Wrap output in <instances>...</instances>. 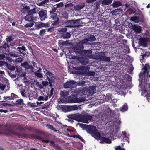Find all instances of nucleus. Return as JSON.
<instances>
[{"label": "nucleus", "mask_w": 150, "mask_h": 150, "mask_svg": "<svg viewBox=\"0 0 150 150\" xmlns=\"http://www.w3.org/2000/svg\"><path fill=\"white\" fill-rule=\"evenodd\" d=\"M86 38L90 42L94 41L96 40L95 37L93 35H90Z\"/></svg>", "instance_id": "obj_29"}, {"label": "nucleus", "mask_w": 150, "mask_h": 150, "mask_svg": "<svg viewBox=\"0 0 150 150\" xmlns=\"http://www.w3.org/2000/svg\"><path fill=\"white\" fill-rule=\"evenodd\" d=\"M48 0H45L43 1L42 2L39 3V5H43L45 3L48 2Z\"/></svg>", "instance_id": "obj_58"}, {"label": "nucleus", "mask_w": 150, "mask_h": 150, "mask_svg": "<svg viewBox=\"0 0 150 150\" xmlns=\"http://www.w3.org/2000/svg\"><path fill=\"white\" fill-rule=\"evenodd\" d=\"M11 100L15 98H17L18 97V96L13 93H12L11 94Z\"/></svg>", "instance_id": "obj_54"}, {"label": "nucleus", "mask_w": 150, "mask_h": 150, "mask_svg": "<svg viewBox=\"0 0 150 150\" xmlns=\"http://www.w3.org/2000/svg\"><path fill=\"white\" fill-rule=\"evenodd\" d=\"M45 23H41L39 24L37 26L38 28H41L42 27H45Z\"/></svg>", "instance_id": "obj_55"}, {"label": "nucleus", "mask_w": 150, "mask_h": 150, "mask_svg": "<svg viewBox=\"0 0 150 150\" xmlns=\"http://www.w3.org/2000/svg\"><path fill=\"white\" fill-rule=\"evenodd\" d=\"M6 131L8 132L9 134H12L18 137H19L20 136V134L19 133L15 132L13 130L8 129L6 130Z\"/></svg>", "instance_id": "obj_23"}, {"label": "nucleus", "mask_w": 150, "mask_h": 150, "mask_svg": "<svg viewBox=\"0 0 150 150\" xmlns=\"http://www.w3.org/2000/svg\"><path fill=\"white\" fill-rule=\"evenodd\" d=\"M23 61V59L22 58L19 57L16 58L15 60V62L17 63H20Z\"/></svg>", "instance_id": "obj_51"}, {"label": "nucleus", "mask_w": 150, "mask_h": 150, "mask_svg": "<svg viewBox=\"0 0 150 150\" xmlns=\"http://www.w3.org/2000/svg\"><path fill=\"white\" fill-rule=\"evenodd\" d=\"M36 85L40 89H43L44 88L42 84H40L39 82H37L36 83Z\"/></svg>", "instance_id": "obj_48"}, {"label": "nucleus", "mask_w": 150, "mask_h": 150, "mask_svg": "<svg viewBox=\"0 0 150 150\" xmlns=\"http://www.w3.org/2000/svg\"><path fill=\"white\" fill-rule=\"evenodd\" d=\"M10 55L11 56L15 57H17L19 56V55L18 54H16L15 53L11 54Z\"/></svg>", "instance_id": "obj_61"}, {"label": "nucleus", "mask_w": 150, "mask_h": 150, "mask_svg": "<svg viewBox=\"0 0 150 150\" xmlns=\"http://www.w3.org/2000/svg\"><path fill=\"white\" fill-rule=\"evenodd\" d=\"M40 19L41 21L45 20L47 18V11L46 10L42 9L38 13Z\"/></svg>", "instance_id": "obj_13"}, {"label": "nucleus", "mask_w": 150, "mask_h": 150, "mask_svg": "<svg viewBox=\"0 0 150 150\" xmlns=\"http://www.w3.org/2000/svg\"><path fill=\"white\" fill-rule=\"evenodd\" d=\"M131 20L137 23H138L140 22L139 18L137 17H132L131 18Z\"/></svg>", "instance_id": "obj_36"}, {"label": "nucleus", "mask_w": 150, "mask_h": 150, "mask_svg": "<svg viewBox=\"0 0 150 150\" xmlns=\"http://www.w3.org/2000/svg\"><path fill=\"white\" fill-rule=\"evenodd\" d=\"M26 8L27 9L29 10L27 11L28 14L33 15L34 14H35L36 12V9L35 8L33 9H30V7L29 6H27Z\"/></svg>", "instance_id": "obj_20"}, {"label": "nucleus", "mask_w": 150, "mask_h": 150, "mask_svg": "<svg viewBox=\"0 0 150 150\" xmlns=\"http://www.w3.org/2000/svg\"><path fill=\"white\" fill-rule=\"evenodd\" d=\"M47 127L49 129L52 130L54 127L52 125L49 124H47Z\"/></svg>", "instance_id": "obj_64"}, {"label": "nucleus", "mask_w": 150, "mask_h": 150, "mask_svg": "<svg viewBox=\"0 0 150 150\" xmlns=\"http://www.w3.org/2000/svg\"><path fill=\"white\" fill-rule=\"evenodd\" d=\"M54 91V88H52L50 91V94L49 95V98H50L53 95V92Z\"/></svg>", "instance_id": "obj_53"}, {"label": "nucleus", "mask_w": 150, "mask_h": 150, "mask_svg": "<svg viewBox=\"0 0 150 150\" xmlns=\"http://www.w3.org/2000/svg\"><path fill=\"white\" fill-rule=\"evenodd\" d=\"M21 66L27 69H30V65L27 61H25L23 63H21Z\"/></svg>", "instance_id": "obj_27"}, {"label": "nucleus", "mask_w": 150, "mask_h": 150, "mask_svg": "<svg viewBox=\"0 0 150 150\" xmlns=\"http://www.w3.org/2000/svg\"><path fill=\"white\" fill-rule=\"evenodd\" d=\"M97 59L101 61L109 62L110 60V57L105 56L104 53H101L96 55Z\"/></svg>", "instance_id": "obj_5"}, {"label": "nucleus", "mask_w": 150, "mask_h": 150, "mask_svg": "<svg viewBox=\"0 0 150 150\" xmlns=\"http://www.w3.org/2000/svg\"><path fill=\"white\" fill-rule=\"evenodd\" d=\"M84 47L80 42L74 47V52L76 53L81 54L83 52Z\"/></svg>", "instance_id": "obj_6"}, {"label": "nucleus", "mask_w": 150, "mask_h": 150, "mask_svg": "<svg viewBox=\"0 0 150 150\" xmlns=\"http://www.w3.org/2000/svg\"><path fill=\"white\" fill-rule=\"evenodd\" d=\"M132 29L137 33H140L141 30L140 26H138L136 25H134V27Z\"/></svg>", "instance_id": "obj_21"}, {"label": "nucleus", "mask_w": 150, "mask_h": 150, "mask_svg": "<svg viewBox=\"0 0 150 150\" xmlns=\"http://www.w3.org/2000/svg\"><path fill=\"white\" fill-rule=\"evenodd\" d=\"M50 145L51 146H53L54 148L55 147L54 145H57V144H54V141L52 140H51L50 141Z\"/></svg>", "instance_id": "obj_59"}, {"label": "nucleus", "mask_w": 150, "mask_h": 150, "mask_svg": "<svg viewBox=\"0 0 150 150\" xmlns=\"http://www.w3.org/2000/svg\"><path fill=\"white\" fill-rule=\"evenodd\" d=\"M69 41H60L59 42V45L60 46H67L69 44L68 42Z\"/></svg>", "instance_id": "obj_32"}, {"label": "nucleus", "mask_w": 150, "mask_h": 150, "mask_svg": "<svg viewBox=\"0 0 150 150\" xmlns=\"http://www.w3.org/2000/svg\"><path fill=\"white\" fill-rule=\"evenodd\" d=\"M63 109L67 111L75 110L78 109V107L77 105L69 106H64Z\"/></svg>", "instance_id": "obj_16"}, {"label": "nucleus", "mask_w": 150, "mask_h": 150, "mask_svg": "<svg viewBox=\"0 0 150 150\" xmlns=\"http://www.w3.org/2000/svg\"><path fill=\"white\" fill-rule=\"evenodd\" d=\"M46 30L45 29H42L40 32L39 35L40 36H43L45 34Z\"/></svg>", "instance_id": "obj_44"}, {"label": "nucleus", "mask_w": 150, "mask_h": 150, "mask_svg": "<svg viewBox=\"0 0 150 150\" xmlns=\"http://www.w3.org/2000/svg\"><path fill=\"white\" fill-rule=\"evenodd\" d=\"M139 45L140 46H142L145 47L148 46V41L145 38H141L139 39Z\"/></svg>", "instance_id": "obj_15"}, {"label": "nucleus", "mask_w": 150, "mask_h": 150, "mask_svg": "<svg viewBox=\"0 0 150 150\" xmlns=\"http://www.w3.org/2000/svg\"><path fill=\"white\" fill-rule=\"evenodd\" d=\"M82 122L86 123H88V121H91L93 117L90 115L86 113L82 115Z\"/></svg>", "instance_id": "obj_10"}, {"label": "nucleus", "mask_w": 150, "mask_h": 150, "mask_svg": "<svg viewBox=\"0 0 150 150\" xmlns=\"http://www.w3.org/2000/svg\"><path fill=\"white\" fill-rule=\"evenodd\" d=\"M7 106H12L13 105L12 104H8L7 103H2L0 105V108H2L3 106L4 107H6Z\"/></svg>", "instance_id": "obj_47"}, {"label": "nucleus", "mask_w": 150, "mask_h": 150, "mask_svg": "<svg viewBox=\"0 0 150 150\" xmlns=\"http://www.w3.org/2000/svg\"><path fill=\"white\" fill-rule=\"evenodd\" d=\"M30 22L26 24H25L24 25V27L28 28V27H32L34 25V22Z\"/></svg>", "instance_id": "obj_40"}, {"label": "nucleus", "mask_w": 150, "mask_h": 150, "mask_svg": "<svg viewBox=\"0 0 150 150\" xmlns=\"http://www.w3.org/2000/svg\"><path fill=\"white\" fill-rule=\"evenodd\" d=\"M144 90L142 91L141 95L146 97L148 101L150 102V84L149 83H144Z\"/></svg>", "instance_id": "obj_3"}, {"label": "nucleus", "mask_w": 150, "mask_h": 150, "mask_svg": "<svg viewBox=\"0 0 150 150\" xmlns=\"http://www.w3.org/2000/svg\"><path fill=\"white\" fill-rule=\"evenodd\" d=\"M68 117L70 119H73L78 122H82V114L79 115H72L68 116Z\"/></svg>", "instance_id": "obj_12"}, {"label": "nucleus", "mask_w": 150, "mask_h": 150, "mask_svg": "<svg viewBox=\"0 0 150 150\" xmlns=\"http://www.w3.org/2000/svg\"><path fill=\"white\" fill-rule=\"evenodd\" d=\"M149 56V55H148L146 54H144L142 55V59H140V61L141 62H144L145 61L144 60L145 58H147Z\"/></svg>", "instance_id": "obj_39"}, {"label": "nucleus", "mask_w": 150, "mask_h": 150, "mask_svg": "<svg viewBox=\"0 0 150 150\" xmlns=\"http://www.w3.org/2000/svg\"><path fill=\"white\" fill-rule=\"evenodd\" d=\"M85 3L83 2L75 6L74 8L76 10H79L83 8L85 6Z\"/></svg>", "instance_id": "obj_18"}, {"label": "nucleus", "mask_w": 150, "mask_h": 150, "mask_svg": "<svg viewBox=\"0 0 150 150\" xmlns=\"http://www.w3.org/2000/svg\"><path fill=\"white\" fill-rule=\"evenodd\" d=\"M30 135L31 137L34 139H37L40 140H42V138L41 137L38 135L33 134H30Z\"/></svg>", "instance_id": "obj_37"}, {"label": "nucleus", "mask_w": 150, "mask_h": 150, "mask_svg": "<svg viewBox=\"0 0 150 150\" xmlns=\"http://www.w3.org/2000/svg\"><path fill=\"white\" fill-rule=\"evenodd\" d=\"M88 59L86 58L81 57L80 59V62L82 65H86L88 63Z\"/></svg>", "instance_id": "obj_22"}, {"label": "nucleus", "mask_w": 150, "mask_h": 150, "mask_svg": "<svg viewBox=\"0 0 150 150\" xmlns=\"http://www.w3.org/2000/svg\"><path fill=\"white\" fill-rule=\"evenodd\" d=\"M112 0H103L102 1V3L105 4H109L112 2Z\"/></svg>", "instance_id": "obj_41"}, {"label": "nucleus", "mask_w": 150, "mask_h": 150, "mask_svg": "<svg viewBox=\"0 0 150 150\" xmlns=\"http://www.w3.org/2000/svg\"><path fill=\"white\" fill-rule=\"evenodd\" d=\"M6 66L7 67V68L10 70L14 71L16 69L15 66H14L12 64H8L7 62Z\"/></svg>", "instance_id": "obj_30"}, {"label": "nucleus", "mask_w": 150, "mask_h": 150, "mask_svg": "<svg viewBox=\"0 0 150 150\" xmlns=\"http://www.w3.org/2000/svg\"><path fill=\"white\" fill-rule=\"evenodd\" d=\"M82 93L84 95H87L88 96H90L88 88L85 87L83 89L81 90Z\"/></svg>", "instance_id": "obj_25"}, {"label": "nucleus", "mask_w": 150, "mask_h": 150, "mask_svg": "<svg viewBox=\"0 0 150 150\" xmlns=\"http://www.w3.org/2000/svg\"><path fill=\"white\" fill-rule=\"evenodd\" d=\"M9 46L8 45V43H5L4 45L1 47V48H4L6 49L7 48H9Z\"/></svg>", "instance_id": "obj_46"}, {"label": "nucleus", "mask_w": 150, "mask_h": 150, "mask_svg": "<svg viewBox=\"0 0 150 150\" xmlns=\"http://www.w3.org/2000/svg\"><path fill=\"white\" fill-rule=\"evenodd\" d=\"M150 69V66L149 65L147 64H145V66L143 68L142 70L143 72L139 74V77H141L142 75H145L146 73L148 75V73Z\"/></svg>", "instance_id": "obj_14"}, {"label": "nucleus", "mask_w": 150, "mask_h": 150, "mask_svg": "<svg viewBox=\"0 0 150 150\" xmlns=\"http://www.w3.org/2000/svg\"><path fill=\"white\" fill-rule=\"evenodd\" d=\"M73 6V4L72 3H68L66 4L65 6L66 8H68L70 7H72Z\"/></svg>", "instance_id": "obj_56"}, {"label": "nucleus", "mask_w": 150, "mask_h": 150, "mask_svg": "<svg viewBox=\"0 0 150 150\" xmlns=\"http://www.w3.org/2000/svg\"><path fill=\"white\" fill-rule=\"evenodd\" d=\"M35 75L38 78H42L43 77V76L40 73L34 72Z\"/></svg>", "instance_id": "obj_43"}, {"label": "nucleus", "mask_w": 150, "mask_h": 150, "mask_svg": "<svg viewBox=\"0 0 150 150\" xmlns=\"http://www.w3.org/2000/svg\"><path fill=\"white\" fill-rule=\"evenodd\" d=\"M42 84L43 86H46L48 84V82L47 81H42Z\"/></svg>", "instance_id": "obj_52"}, {"label": "nucleus", "mask_w": 150, "mask_h": 150, "mask_svg": "<svg viewBox=\"0 0 150 150\" xmlns=\"http://www.w3.org/2000/svg\"><path fill=\"white\" fill-rule=\"evenodd\" d=\"M16 104L18 105H23L24 103L23 102V100L22 99H18L17 100L15 103Z\"/></svg>", "instance_id": "obj_34"}, {"label": "nucleus", "mask_w": 150, "mask_h": 150, "mask_svg": "<svg viewBox=\"0 0 150 150\" xmlns=\"http://www.w3.org/2000/svg\"><path fill=\"white\" fill-rule=\"evenodd\" d=\"M79 124L80 125L81 124V123ZM81 124L84 125L86 131L92 137L96 139L100 140V143L110 144L112 143V141L110 139L108 138L101 137L100 133L98 132L96 127L92 125Z\"/></svg>", "instance_id": "obj_1"}, {"label": "nucleus", "mask_w": 150, "mask_h": 150, "mask_svg": "<svg viewBox=\"0 0 150 150\" xmlns=\"http://www.w3.org/2000/svg\"><path fill=\"white\" fill-rule=\"evenodd\" d=\"M83 53L81 54H83L87 56L90 55L92 53V51L90 50H83Z\"/></svg>", "instance_id": "obj_24"}, {"label": "nucleus", "mask_w": 150, "mask_h": 150, "mask_svg": "<svg viewBox=\"0 0 150 150\" xmlns=\"http://www.w3.org/2000/svg\"><path fill=\"white\" fill-rule=\"evenodd\" d=\"M115 150H125L124 148L121 147L120 146H119L116 147L115 148Z\"/></svg>", "instance_id": "obj_57"}, {"label": "nucleus", "mask_w": 150, "mask_h": 150, "mask_svg": "<svg viewBox=\"0 0 150 150\" xmlns=\"http://www.w3.org/2000/svg\"><path fill=\"white\" fill-rule=\"evenodd\" d=\"M43 70L44 72L46 74V75L49 81H52V80H54L55 78L54 76V74L50 71L46 69L44 67L43 68Z\"/></svg>", "instance_id": "obj_7"}, {"label": "nucleus", "mask_w": 150, "mask_h": 150, "mask_svg": "<svg viewBox=\"0 0 150 150\" xmlns=\"http://www.w3.org/2000/svg\"><path fill=\"white\" fill-rule=\"evenodd\" d=\"M71 37V34L69 32H67L64 33L62 35V37L64 39L69 38Z\"/></svg>", "instance_id": "obj_31"}, {"label": "nucleus", "mask_w": 150, "mask_h": 150, "mask_svg": "<svg viewBox=\"0 0 150 150\" xmlns=\"http://www.w3.org/2000/svg\"><path fill=\"white\" fill-rule=\"evenodd\" d=\"M128 110V106L126 103H125L123 106L120 108V110L122 112H125Z\"/></svg>", "instance_id": "obj_33"}, {"label": "nucleus", "mask_w": 150, "mask_h": 150, "mask_svg": "<svg viewBox=\"0 0 150 150\" xmlns=\"http://www.w3.org/2000/svg\"><path fill=\"white\" fill-rule=\"evenodd\" d=\"M7 62L0 61V67L3 66L4 64L6 65Z\"/></svg>", "instance_id": "obj_60"}, {"label": "nucleus", "mask_w": 150, "mask_h": 150, "mask_svg": "<svg viewBox=\"0 0 150 150\" xmlns=\"http://www.w3.org/2000/svg\"><path fill=\"white\" fill-rule=\"evenodd\" d=\"M81 19H77L76 20H68L64 22V23L67 25V27H76L79 25Z\"/></svg>", "instance_id": "obj_4"}, {"label": "nucleus", "mask_w": 150, "mask_h": 150, "mask_svg": "<svg viewBox=\"0 0 150 150\" xmlns=\"http://www.w3.org/2000/svg\"><path fill=\"white\" fill-rule=\"evenodd\" d=\"M7 38L6 39V40L7 43L10 42L14 39L13 36H7Z\"/></svg>", "instance_id": "obj_35"}, {"label": "nucleus", "mask_w": 150, "mask_h": 150, "mask_svg": "<svg viewBox=\"0 0 150 150\" xmlns=\"http://www.w3.org/2000/svg\"><path fill=\"white\" fill-rule=\"evenodd\" d=\"M7 72L8 73V74L11 77L13 78H16V76L15 74H12L11 72L9 71H7Z\"/></svg>", "instance_id": "obj_49"}, {"label": "nucleus", "mask_w": 150, "mask_h": 150, "mask_svg": "<svg viewBox=\"0 0 150 150\" xmlns=\"http://www.w3.org/2000/svg\"><path fill=\"white\" fill-rule=\"evenodd\" d=\"M68 101L69 103H79L81 101V100L79 98H78L75 95L71 96L68 98Z\"/></svg>", "instance_id": "obj_8"}, {"label": "nucleus", "mask_w": 150, "mask_h": 150, "mask_svg": "<svg viewBox=\"0 0 150 150\" xmlns=\"http://www.w3.org/2000/svg\"><path fill=\"white\" fill-rule=\"evenodd\" d=\"M123 139L124 141L126 140L128 143L129 142V138L127 136H125L123 138Z\"/></svg>", "instance_id": "obj_62"}, {"label": "nucleus", "mask_w": 150, "mask_h": 150, "mask_svg": "<svg viewBox=\"0 0 150 150\" xmlns=\"http://www.w3.org/2000/svg\"><path fill=\"white\" fill-rule=\"evenodd\" d=\"M80 42L83 45L84 44H85L86 45H91V43L88 41V40H87L86 38L82 40H81Z\"/></svg>", "instance_id": "obj_26"}, {"label": "nucleus", "mask_w": 150, "mask_h": 150, "mask_svg": "<svg viewBox=\"0 0 150 150\" xmlns=\"http://www.w3.org/2000/svg\"><path fill=\"white\" fill-rule=\"evenodd\" d=\"M76 82L74 80H70L67 81L64 84V87L65 88H74L76 86Z\"/></svg>", "instance_id": "obj_9"}, {"label": "nucleus", "mask_w": 150, "mask_h": 150, "mask_svg": "<svg viewBox=\"0 0 150 150\" xmlns=\"http://www.w3.org/2000/svg\"><path fill=\"white\" fill-rule=\"evenodd\" d=\"M16 50L19 54H22L20 55L22 57H23L26 55L25 52L27 51V49L25 46H22L21 47H18L16 48Z\"/></svg>", "instance_id": "obj_11"}, {"label": "nucleus", "mask_w": 150, "mask_h": 150, "mask_svg": "<svg viewBox=\"0 0 150 150\" xmlns=\"http://www.w3.org/2000/svg\"><path fill=\"white\" fill-rule=\"evenodd\" d=\"M33 15L28 14L25 16V19L26 21L29 22H33Z\"/></svg>", "instance_id": "obj_17"}, {"label": "nucleus", "mask_w": 150, "mask_h": 150, "mask_svg": "<svg viewBox=\"0 0 150 150\" xmlns=\"http://www.w3.org/2000/svg\"><path fill=\"white\" fill-rule=\"evenodd\" d=\"M58 31L60 32H65L67 31V29L65 27L60 28L58 29Z\"/></svg>", "instance_id": "obj_45"}, {"label": "nucleus", "mask_w": 150, "mask_h": 150, "mask_svg": "<svg viewBox=\"0 0 150 150\" xmlns=\"http://www.w3.org/2000/svg\"><path fill=\"white\" fill-rule=\"evenodd\" d=\"M90 67L88 66H80L76 68V69L77 70H86L88 71Z\"/></svg>", "instance_id": "obj_19"}, {"label": "nucleus", "mask_w": 150, "mask_h": 150, "mask_svg": "<svg viewBox=\"0 0 150 150\" xmlns=\"http://www.w3.org/2000/svg\"><path fill=\"white\" fill-rule=\"evenodd\" d=\"M25 91L24 89H22L20 91V92L21 95L23 96L26 97H27L28 95L25 94L26 92H25Z\"/></svg>", "instance_id": "obj_42"}, {"label": "nucleus", "mask_w": 150, "mask_h": 150, "mask_svg": "<svg viewBox=\"0 0 150 150\" xmlns=\"http://www.w3.org/2000/svg\"><path fill=\"white\" fill-rule=\"evenodd\" d=\"M55 147L54 148L56 150H62L61 147L57 145H54Z\"/></svg>", "instance_id": "obj_63"}, {"label": "nucleus", "mask_w": 150, "mask_h": 150, "mask_svg": "<svg viewBox=\"0 0 150 150\" xmlns=\"http://www.w3.org/2000/svg\"><path fill=\"white\" fill-rule=\"evenodd\" d=\"M88 89L90 94V96L95 93L94 91L96 90V87L94 86H91L89 87Z\"/></svg>", "instance_id": "obj_28"}, {"label": "nucleus", "mask_w": 150, "mask_h": 150, "mask_svg": "<svg viewBox=\"0 0 150 150\" xmlns=\"http://www.w3.org/2000/svg\"><path fill=\"white\" fill-rule=\"evenodd\" d=\"M76 138H78L81 140L82 142H85V140L83 139V138L79 135H76L75 136Z\"/></svg>", "instance_id": "obj_50"}, {"label": "nucleus", "mask_w": 150, "mask_h": 150, "mask_svg": "<svg viewBox=\"0 0 150 150\" xmlns=\"http://www.w3.org/2000/svg\"><path fill=\"white\" fill-rule=\"evenodd\" d=\"M49 12L51 18L54 21L52 22V24L54 26L59 24V19L57 13L56 8L54 7L53 8L49 11Z\"/></svg>", "instance_id": "obj_2"}, {"label": "nucleus", "mask_w": 150, "mask_h": 150, "mask_svg": "<svg viewBox=\"0 0 150 150\" xmlns=\"http://www.w3.org/2000/svg\"><path fill=\"white\" fill-rule=\"evenodd\" d=\"M69 94V92L68 91H62L61 92L60 95L62 97H65Z\"/></svg>", "instance_id": "obj_38"}]
</instances>
